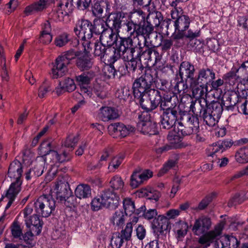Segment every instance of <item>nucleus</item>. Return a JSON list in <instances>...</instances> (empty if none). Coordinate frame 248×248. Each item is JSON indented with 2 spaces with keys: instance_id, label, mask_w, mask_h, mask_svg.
Masks as SVG:
<instances>
[{
  "instance_id": "nucleus-31",
  "label": "nucleus",
  "mask_w": 248,
  "mask_h": 248,
  "mask_svg": "<svg viewBox=\"0 0 248 248\" xmlns=\"http://www.w3.org/2000/svg\"><path fill=\"white\" fill-rule=\"evenodd\" d=\"M127 215L122 210H117L111 218V222L114 225L121 227L125 221Z\"/></svg>"
},
{
  "instance_id": "nucleus-2",
  "label": "nucleus",
  "mask_w": 248,
  "mask_h": 248,
  "mask_svg": "<svg viewBox=\"0 0 248 248\" xmlns=\"http://www.w3.org/2000/svg\"><path fill=\"white\" fill-rule=\"evenodd\" d=\"M212 226V221L209 217L202 216L197 219L193 225L192 231L196 235H201L199 243L209 246L219 236L222 231L223 224L219 223L216 225L214 230L208 232Z\"/></svg>"
},
{
  "instance_id": "nucleus-57",
  "label": "nucleus",
  "mask_w": 248,
  "mask_h": 248,
  "mask_svg": "<svg viewBox=\"0 0 248 248\" xmlns=\"http://www.w3.org/2000/svg\"><path fill=\"white\" fill-rule=\"evenodd\" d=\"M237 80H230L226 81V82L231 86L230 89L233 90L235 92L239 93L240 92L243 91L245 89L242 87L241 82L238 83Z\"/></svg>"
},
{
  "instance_id": "nucleus-34",
  "label": "nucleus",
  "mask_w": 248,
  "mask_h": 248,
  "mask_svg": "<svg viewBox=\"0 0 248 248\" xmlns=\"http://www.w3.org/2000/svg\"><path fill=\"white\" fill-rule=\"evenodd\" d=\"M187 229V224L183 221L176 222L174 225V231L176 232L178 238L184 237L186 234Z\"/></svg>"
},
{
  "instance_id": "nucleus-20",
  "label": "nucleus",
  "mask_w": 248,
  "mask_h": 248,
  "mask_svg": "<svg viewBox=\"0 0 248 248\" xmlns=\"http://www.w3.org/2000/svg\"><path fill=\"white\" fill-rule=\"evenodd\" d=\"M139 118L141 119L140 115H139ZM137 128L144 134L155 135L156 132L155 124L147 120H140L137 124Z\"/></svg>"
},
{
  "instance_id": "nucleus-19",
  "label": "nucleus",
  "mask_w": 248,
  "mask_h": 248,
  "mask_svg": "<svg viewBox=\"0 0 248 248\" xmlns=\"http://www.w3.org/2000/svg\"><path fill=\"white\" fill-rule=\"evenodd\" d=\"M99 116L104 122L113 120L119 117L117 109L109 107H101L99 109Z\"/></svg>"
},
{
  "instance_id": "nucleus-25",
  "label": "nucleus",
  "mask_w": 248,
  "mask_h": 248,
  "mask_svg": "<svg viewBox=\"0 0 248 248\" xmlns=\"http://www.w3.org/2000/svg\"><path fill=\"white\" fill-rule=\"evenodd\" d=\"M47 0H38L27 6L24 13L27 16L43 10L46 8Z\"/></svg>"
},
{
  "instance_id": "nucleus-55",
  "label": "nucleus",
  "mask_w": 248,
  "mask_h": 248,
  "mask_svg": "<svg viewBox=\"0 0 248 248\" xmlns=\"http://www.w3.org/2000/svg\"><path fill=\"white\" fill-rule=\"evenodd\" d=\"M51 145V143L48 140H44L41 143L39 148L40 155H42L41 156L44 157V156L47 155L52 150Z\"/></svg>"
},
{
  "instance_id": "nucleus-52",
  "label": "nucleus",
  "mask_w": 248,
  "mask_h": 248,
  "mask_svg": "<svg viewBox=\"0 0 248 248\" xmlns=\"http://www.w3.org/2000/svg\"><path fill=\"white\" fill-rule=\"evenodd\" d=\"M143 54L147 55L149 60L152 61L153 58H155V63L160 60V56L156 50L148 48L144 51Z\"/></svg>"
},
{
  "instance_id": "nucleus-28",
  "label": "nucleus",
  "mask_w": 248,
  "mask_h": 248,
  "mask_svg": "<svg viewBox=\"0 0 248 248\" xmlns=\"http://www.w3.org/2000/svg\"><path fill=\"white\" fill-rule=\"evenodd\" d=\"M137 36L142 35L145 38L149 37L154 30L153 25L148 22H144L142 25L137 24Z\"/></svg>"
},
{
  "instance_id": "nucleus-39",
  "label": "nucleus",
  "mask_w": 248,
  "mask_h": 248,
  "mask_svg": "<svg viewBox=\"0 0 248 248\" xmlns=\"http://www.w3.org/2000/svg\"><path fill=\"white\" fill-rule=\"evenodd\" d=\"M146 95H147V93L144 94L139 98L140 99V103L142 108L148 112L155 109V108L153 104H151L152 102L149 100V97Z\"/></svg>"
},
{
  "instance_id": "nucleus-40",
  "label": "nucleus",
  "mask_w": 248,
  "mask_h": 248,
  "mask_svg": "<svg viewBox=\"0 0 248 248\" xmlns=\"http://www.w3.org/2000/svg\"><path fill=\"white\" fill-rule=\"evenodd\" d=\"M223 111L222 107L218 102H215L211 105V108L208 109V114L215 118H219Z\"/></svg>"
},
{
  "instance_id": "nucleus-6",
  "label": "nucleus",
  "mask_w": 248,
  "mask_h": 248,
  "mask_svg": "<svg viewBox=\"0 0 248 248\" xmlns=\"http://www.w3.org/2000/svg\"><path fill=\"white\" fill-rule=\"evenodd\" d=\"M120 198L117 194L110 190L105 191L100 197L94 198L92 202V208L98 211L103 207L115 208L119 204Z\"/></svg>"
},
{
  "instance_id": "nucleus-43",
  "label": "nucleus",
  "mask_w": 248,
  "mask_h": 248,
  "mask_svg": "<svg viewBox=\"0 0 248 248\" xmlns=\"http://www.w3.org/2000/svg\"><path fill=\"white\" fill-rule=\"evenodd\" d=\"M103 74L107 79L113 78L117 75V72L112 64L105 66L103 70Z\"/></svg>"
},
{
  "instance_id": "nucleus-33",
  "label": "nucleus",
  "mask_w": 248,
  "mask_h": 248,
  "mask_svg": "<svg viewBox=\"0 0 248 248\" xmlns=\"http://www.w3.org/2000/svg\"><path fill=\"white\" fill-rule=\"evenodd\" d=\"M235 159L239 163L248 162V146H244L238 150L235 155Z\"/></svg>"
},
{
  "instance_id": "nucleus-37",
  "label": "nucleus",
  "mask_w": 248,
  "mask_h": 248,
  "mask_svg": "<svg viewBox=\"0 0 248 248\" xmlns=\"http://www.w3.org/2000/svg\"><path fill=\"white\" fill-rule=\"evenodd\" d=\"M10 229L12 235L14 238L22 239V228L19 222L15 220L11 224Z\"/></svg>"
},
{
  "instance_id": "nucleus-22",
  "label": "nucleus",
  "mask_w": 248,
  "mask_h": 248,
  "mask_svg": "<svg viewBox=\"0 0 248 248\" xmlns=\"http://www.w3.org/2000/svg\"><path fill=\"white\" fill-rule=\"evenodd\" d=\"M25 224L28 228L33 232L35 235H39L42 231V222L40 221L38 215H34L31 218L25 219Z\"/></svg>"
},
{
  "instance_id": "nucleus-44",
  "label": "nucleus",
  "mask_w": 248,
  "mask_h": 248,
  "mask_svg": "<svg viewBox=\"0 0 248 248\" xmlns=\"http://www.w3.org/2000/svg\"><path fill=\"white\" fill-rule=\"evenodd\" d=\"M123 207L124 209V213L127 216L131 215L135 211V204L131 199L126 198L124 200Z\"/></svg>"
},
{
  "instance_id": "nucleus-18",
  "label": "nucleus",
  "mask_w": 248,
  "mask_h": 248,
  "mask_svg": "<svg viewBox=\"0 0 248 248\" xmlns=\"http://www.w3.org/2000/svg\"><path fill=\"white\" fill-rule=\"evenodd\" d=\"M123 17L120 13H114L110 14L106 21L108 29H114L117 31V34L120 33Z\"/></svg>"
},
{
  "instance_id": "nucleus-16",
  "label": "nucleus",
  "mask_w": 248,
  "mask_h": 248,
  "mask_svg": "<svg viewBox=\"0 0 248 248\" xmlns=\"http://www.w3.org/2000/svg\"><path fill=\"white\" fill-rule=\"evenodd\" d=\"M68 186L66 183L60 181L58 182L51 190L50 197L56 198L61 202L65 201L68 195Z\"/></svg>"
},
{
  "instance_id": "nucleus-54",
  "label": "nucleus",
  "mask_w": 248,
  "mask_h": 248,
  "mask_svg": "<svg viewBox=\"0 0 248 248\" xmlns=\"http://www.w3.org/2000/svg\"><path fill=\"white\" fill-rule=\"evenodd\" d=\"M69 41V35L66 33H63L58 36L55 40L56 46L62 47L65 45Z\"/></svg>"
},
{
  "instance_id": "nucleus-4",
  "label": "nucleus",
  "mask_w": 248,
  "mask_h": 248,
  "mask_svg": "<svg viewBox=\"0 0 248 248\" xmlns=\"http://www.w3.org/2000/svg\"><path fill=\"white\" fill-rule=\"evenodd\" d=\"M216 74L214 71L208 68H202L200 69L198 75L195 77V84L192 90V95L194 97H200L203 96L208 92L207 84L204 83L215 79Z\"/></svg>"
},
{
  "instance_id": "nucleus-17",
  "label": "nucleus",
  "mask_w": 248,
  "mask_h": 248,
  "mask_svg": "<svg viewBox=\"0 0 248 248\" xmlns=\"http://www.w3.org/2000/svg\"><path fill=\"white\" fill-rule=\"evenodd\" d=\"M152 176V172L146 170L143 172L136 170L133 172L130 178V186L133 188L138 187L143 182Z\"/></svg>"
},
{
  "instance_id": "nucleus-36",
  "label": "nucleus",
  "mask_w": 248,
  "mask_h": 248,
  "mask_svg": "<svg viewBox=\"0 0 248 248\" xmlns=\"http://www.w3.org/2000/svg\"><path fill=\"white\" fill-rule=\"evenodd\" d=\"M108 5L107 1L103 0H95L92 7V12L95 16L101 15L105 6Z\"/></svg>"
},
{
  "instance_id": "nucleus-12",
  "label": "nucleus",
  "mask_w": 248,
  "mask_h": 248,
  "mask_svg": "<svg viewBox=\"0 0 248 248\" xmlns=\"http://www.w3.org/2000/svg\"><path fill=\"white\" fill-rule=\"evenodd\" d=\"M72 4L68 0H61L50 16L54 21H62L64 17L72 11Z\"/></svg>"
},
{
  "instance_id": "nucleus-48",
  "label": "nucleus",
  "mask_w": 248,
  "mask_h": 248,
  "mask_svg": "<svg viewBox=\"0 0 248 248\" xmlns=\"http://www.w3.org/2000/svg\"><path fill=\"white\" fill-rule=\"evenodd\" d=\"M60 85L63 86L65 90L68 92H71L76 88L74 80L71 78H67L60 81Z\"/></svg>"
},
{
  "instance_id": "nucleus-11",
  "label": "nucleus",
  "mask_w": 248,
  "mask_h": 248,
  "mask_svg": "<svg viewBox=\"0 0 248 248\" xmlns=\"http://www.w3.org/2000/svg\"><path fill=\"white\" fill-rule=\"evenodd\" d=\"M195 69L193 64L188 62H183L180 65L178 75L180 78L185 79L189 84V89L192 91L195 84Z\"/></svg>"
},
{
  "instance_id": "nucleus-53",
  "label": "nucleus",
  "mask_w": 248,
  "mask_h": 248,
  "mask_svg": "<svg viewBox=\"0 0 248 248\" xmlns=\"http://www.w3.org/2000/svg\"><path fill=\"white\" fill-rule=\"evenodd\" d=\"M124 239L120 233L113 234L110 243L112 247L113 248H120L124 243Z\"/></svg>"
},
{
  "instance_id": "nucleus-42",
  "label": "nucleus",
  "mask_w": 248,
  "mask_h": 248,
  "mask_svg": "<svg viewBox=\"0 0 248 248\" xmlns=\"http://www.w3.org/2000/svg\"><path fill=\"white\" fill-rule=\"evenodd\" d=\"M110 187L113 190L121 191L124 186V182L122 178L118 175L112 177L109 182Z\"/></svg>"
},
{
  "instance_id": "nucleus-21",
  "label": "nucleus",
  "mask_w": 248,
  "mask_h": 248,
  "mask_svg": "<svg viewBox=\"0 0 248 248\" xmlns=\"http://www.w3.org/2000/svg\"><path fill=\"white\" fill-rule=\"evenodd\" d=\"M89 53L84 50V52H80L78 55L76 64L82 70L89 69L92 66L93 62L88 54Z\"/></svg>"
},
{
  "instance_id": "nucleus-24",
  "label": "nucleus",
  "mask_w": 248,
  "mask_h": 248,
  "mask_svg": "<svg viewBox=\"0 0 248 248\" xmlns=\"http://www.w3.org/2000/svg\"><path fill=\"white\" fill-rule=\"evenodd\" d=\"M117 34L113 32L112 29H107L100 36V41L108 47L117 43Z\"/></svg>"
},
{
  "instance_id": "nucleus-61",
  "label": "nucleus",
  "mask_w": 248,
  "mask_h": 248,
  "mask_svg": "<svg viewBox=\"0 0 248 248\" xmlns=\"http://www.w3.org/2000/svg\"><path fill=\"white\" fill-rule=\"evenodd\" d=\"M50 85L48 82H45L40 87L38 91V96L40 98H43L46 96L47 93L50 91Z\"/></svg>"
},
{
  "instance_id": "nucleus-49",
  "label": "nucleus",
  "mask_w": 248,
  "mask_h": 248,
  "mask_svg": "<svg viewBox=\"0 0 248 248\" xmlns=\"http://www.w3.org/2000/svg\"><path fill=\"white\" fill-rule=\"evenodd\" d=\"M123 159L124 156L123 155H118L114 157L108 165V169L109 171H114L122 163Z\"/></svg>"
},
{
  "instance_id": "nucleus-29",
  "label": "nucleus",
  "mask_w": 248,
  "mask_h": 248,
  "mask_svg": "<svg viewBox=\"0 0 248 248\" xmlns=\"http://www.w3.org/2000/svg\"><path fill=\"white\" fill-rule=\"evenodd\" d=\"M190 20L187 16L182 15L174 22V27L178 31H185L189 27Z\"/></svg>"
},
{
  "instance_id": "nucleus-45",
  "label": "nucleus",
  "mask_w": 248,
  "mask_h": 248,
  "mask_svg": "<svg viewBox=\"0 0 248 248\" xmlns=\"http://www.w3.org/2000/svg\"><path fill=\"white\" fill-rule=\"evenodd\" d=\"M133 223L131 222H128L124 229H123L120 235L126 241L130 239L133 232Z\"/></svg>"
},
{
  "instance_id": "nucleus-1",
  "label": "nucleus",
  "mask_w": 248,
  "mask_h": 248,
  "mask_svg": "<svg viewBox=\"0 0 248 248\" xmlns=\"http://www.w3.org/2000/svg\"><path fill=\"white\" fill-rule=\"evenodd\" d=\"M92 23L89 20L81 19L77 22L74 31L78 38L83 41L82 45L84 50L90 52L93 46L94 55L101 58L105 57L106 60L107 52H112V48L108 47L101 41L95 40V37L92 35Z\"/></svg>"
},
{
  "instance_id": "nucleus-46",
  "label": "nucleus",
  "mask_w": 248,
  "mask_h": 248,
  "mask_svg": "<svg viewBox=\"0 0 248 248\" xmlns=\"http://www.w3.org/2000/svg\"><path fill=\"white\" fill-rule=\"evenodd\" d=\"M91 93H92V96L93 94L99 99H103L106 97V93L104 90V88L99 84H95L93 89L90 88Z\"/></svg>"
},
{
  "instance_id": "nucleus-62",
  "label": "nucleus",
  "mask_w": 248,
  "mask_h": 248,
  "mask_svg": "<svg viewBox=\"0 0 248 248\" xmlns=\"http://www.w3.org/2000/svg\"><path fill=\"white\" fill-rule=\"evenodd\" d=\"M237 69L241 77H243L244 78H248V61L242 63Z\"/></svg>"
},
{
  "instance_id": "nucleus-5",
  "label": "nucleus",
  "mask_w": 248,
  "mask_h": 248,
  "mask_svg": "<svg viewBox=\"0 0 248 248\" xmlns=\"http://www.w3.org/2000/svg\"><path fill=\"white\" fill-rule=\"evenodd\" d=\"M80 52L70 50L62 53L55 60L51 70V76L53 78L64 76L67 71V65L71 60L77 58Z\"/></svg>"
},
{
  "instance_id": "nucleus-3",
  "label": "nucleus",
  "mask_w": 248,
  "mask_h": 248,
  "mask_svg": "<svg viewBox=\"0 0 248 248\" xmlns=\"http://www.w3.org/2000/svg\"><path fill=\"white\" fill-rule=\"evenodd\" d=\"M22 166L20 162L15 159L11 163L8 170V176L16 181L11 183L8 190L4 196H2L1 200L7 202L5 209H8L15 201L16 197L21 191V186L22 183L21 177L22 173Z\"/></svg>"
},
{
  "instance_id": "nucleus-8",
  "label": "nucleus",
  "mask_w": 248,
  "mask_h": 248,
  "mask_svg": "<svg viewBox=\"0 0 248 248\" xmlns=\"http://www.w3.org/2000/svg\"><path fill=\"white\" fill-rule=\"evenodd\" d=\"M33 204L36 213L45 217L49 216L55 208V202L49 195L41 196Z\"/></svg>"
},
{
  "instance_id": "nucleus-9",
  "label": "nucleus",
  "mask_w": 248,
  "mask_h": 248,
  "mask_svg": "<svg viewBox=\"0 0 248 248\" xmlns=\"http://www.w3.org/2000/svg\"><path fill=\"white\" fill-rule=\"evenodd\" d=\"M153 77L149 73H146L137 79L133 84V91L135 97L140 98L142 95L152 90L151 86Z\"/></svg>"
},
{
  "instance_id": "nucleus-64",
  "label": "nucleus",
  "mask_w": 248,
  "mask_h": 248,
  "mask_svg": "<svg viewBox=\"0 0 248 248\" xmlns=\"http://www.w3.org/2000/svg\"><path fill=\"white\" fill-rule=\"evenodd\" d=\"M184 80L181 79V80L178 82L175 85V89L179 93H181L182 91L185 93H187L188 87L189 88V86L187 84V82L186 81L184 82Z\"/></svg>"
},
{
  "instance_id": "nucleus-60",
  "label": "nucleus",
  "mask_w": 248,
  "mask_h": 248,
  "mask_svg": "<svg viewBox=\"0 0 248 248\" xmlns=\"http://www.w3.org/2000/svg\"><path fill=\"white\" fill-rule=\"evenodd\" d=\"M160 108L163 111H167L169 109H177L175 106L173 107L171 102V98L168 99H164V100L160 101Z\"/></svg>"
},
{
  "instance_id": "nucleus-15",
  "label": "nucleus",
  "mask_w": 248,
  "mask_h": 248,
  "mask_svg": "<svg viewBox=\"0 0 248 248\" xmlns=\"http://www.w3.org/2000/svg\"><path fill=\"white\" fill-rule=\"evenodd\" d=\"M76 79L80 86L81 93L75 92L73 94V97L76 99H80L82 97L81 93H83L85 95L91 97L92 93L90 91V87L89 86L90 78L84 73L77 76Z\"/></svg>"
},
{
  "instance_id": "nucleus-13",
  "label": "nucleus",
  "mask_w": 248,
  "mask_h": 248,
  "mask_svg": "<svg viewBox=\"0 0 248 248\" xmlns=\"http://www.w3.org/2000/svg\"><path fill=\"white\" fill-rule=\"evenodd\" d=\"M177 109H169L167 111H163L161 116V125L162 128L170 129L174 126V130L176 131L175 124L178 117Z\"/></svg>"
},
{
  "instance_id": "nucleus-47",
  "label": "nucleus",
  "mask_w": 248,
  "mask_h": 248,
  "mask_svg": "<svg viewBox=\"0 0 248 248\" xmlns=\"http://www.w3.org/2000/svg\"><path fill=\"white\" fill-rule=\"evenodd\" d=\"M140 212H142V213L140 216H143L144 218L150 220L153 219L157 215V211L155 209H150L149 210H146L145 206H141L140 208Z\"/></svg>"
},
{
  "instance_id": "nucleus-23",
  "label": "nucleus",
  "mask_w": 248,
  "mask_h": 248,
  "mask_svg": "<svg viewBox=\"0 0 248 248\" xmlns=\"http://www.w3.org/2000/svg\"><path fill=\"white\" fill-rule=\"evenodd\" d=\"M238 244V241L235 237L228 235L221 237L220 240L215 244L217 246L216 248H237ZM203 248H206V247Z\"/></svg>"
},
{
  "instance_id": "nucleus-63",
  "label": "nucleus",
  "mask_w": 248,
  "mask_h": 248,
  "mask_svg": "<svg viewBox=\"0 0 248 248\" xmlns=\"http://www.w3.org/2000/svg\"><path fill=\"white\" fill-rule=\"evenodd\" d=\"M221 145L219 143V141L217 143H214L210 147L209 150L211 151L210 155L214 157L217 153H222L224 152V150L221 147Z\"/></svg>"
},
{
  "instance_id": "nucleus-38",
  "label": "nucleus",
  "mask_w": 248,
  "mask_h": 248,
  "mask_svg": "<svg viewBox=\"0 0 248 248\" xmlns=\"http://www.w3.org/2000/svg\"><path fill=\"white\" fill-rule=\"evenodd\" d=\"M244 225V227L242 230V234L244 238H248V222L247 223L243 221H234L231 223L230 227L233 230H238L242 229Z\"/></svg>"
},
{
  "instance_id": "nucleus-59",
  "label": "nucleus",
  "mask_w": 248,
  "mask_h": 248,
  "mask_svg": "<svg viewBox=\"0 0 248 248\" xmlns=\"http://www.w3.org/2000/svg\"><path fill=\"white\" fill-rule=\"evenodd\" d=\"M124 29L127 30L130 34L135 37V34L137 36V24L134 23L133 21H128L126 24L123 25Z\"/></svg>"
},
{
  "instance_id": "nucleus-10",
  "label": "nucleus",
  "mask_w": 248,
  "mask_h": 248,
  "mask_svg": "<svg viewBox=\"0 0 248 248\" xmlns=\"http://www.w3.org/2000/svg\"><path fill=\"white\" fill-rule=\"evenodd\" d=\"M186 123L184 125L182 122H178L175 124L176 131H174L177 135H174V139L181 135L185 136L190 135L197 131L198 123L194 116H188L186 118Z\"/></svg>"
},
{
  "instance_id": "nucleus-27",
  "label": "nucleus",
  "mask_w": 248,
  "mask_h": 248,
  "mask_svg": "<svg viewBox=\"0 0 248 248\" xmlns=\"http://www.w3.org/2000/svg\"><path fill=\"white\" fill-rule=\"evenodd\" d=\"M34 167L32 169L34 176H41L45 169V165L46 163V159L43 156L37 157L36 160L33 162Z\"/></svg>"
},
{
  "instance_id": "nucleus-32",
  "label": "nucleus",
  "mask_w": 248,
  "mask_h": 248,
  "mask_svg": "<svg viewBox=\"0 0 248 248\" xmlns=\"http://www.w3.org/2000/svg\"><path fill=\"white\" fill-rule=\"evenodd\" d=\"M92 35L93 36L94 33L95 35L102 34L105 31L107 30V22H105L103 20L99 19L94 21L93 25L92 24Z\"/></svg>"
},
{
  "instance_id": "nucleus-7",
  "label": "nucleus",
  "mask_w": 248,
  "mask_h": 248,
  "mask_svg": "<svg viewBox=\"0 0 248 248\" xmlns=\"http://www.w3.org/2000/svg\"><path fill=\"white\" fill-rule=\"evenodd\" d=\"M47 159H49V167L51 168L48 171L47 177L54 176L58 170L57 164L64 161H69L70 158V155L66 150H60L59 151L51 150L46 155Z\"/></svg>"
},
{
  "instance_id": "nucleus-35",
  "label": "nucleus",
  "mask_w": 248,
  "mask_h": 248,
  "mask_svg": "<svg viewBox=\"0 0 248 248\" xmlns=\"http://www.w3.org/2000/svg\"><path fill=\"white\" fill-rule=\"evenodd\" d=\"M146 93L147 94L146 96L149 97V100H150L152 102L151 104H153L155 108H156L161 100V96L160 92L157 90L153 89L152 90H149V92H147Z\"/></svg>"
},
{
  "instance_id": "nucleus-14",
  "label": "nucleus",
  "mask_w": 248,
  "mask_h": 248,
  "mask_svg": "<svg viewBox=\"0 0 248 248\" xmlns=\"http://www.w3.org/2000/svg\"><path fill=\"white\" fill-rule=\"evenodd\" d=\"M120 39L119 43H116V47L112 48L113 54L110 57L111 62H114L120 59V51L134 48L131 38L120 37Z\"/></svg>"
},
{
  "instance_id": "nucleus-30",
  "label": "nucleus",
  "mask_w": 248,
  "mask_h": 248,
  "mask_svg": "<svg viewBox=\"0 0 248 248\" xmlns=\"http://www.w3.org/2000/svg\"><path fill=\"white\" fill-rule=\"evenodd\" d=\"M169 225V220L167 217L164 215H159L157 217L156 221H154V227L158 230L161 232L166 231L168 229Z\"/></svg>"
},
{
  "instance_id": "nucleus-41",
  "label": "nucleus",
  "mask_w": 248,
  "mask_h": 248,
  "mask_svg": "<svg viewBox=\"0 0 248 248\" xmlns=\"http://www.w3.org/2000/svg\"><path fill=\"white\" fill-rule=\"evenodd\" d=\"M78 135H69L66 138L63 144L65 147L69 148L68 151H66L69 153L72 151L74 147L78 143Z\"/></svg>"
},
{
  "instance_id": "nucleus-26",
  "label": "nucleus",
  "mask_w": 248,
  "mask_h": 248,
  "mask_svg": "<svg viewBox=\"0 0 248 248\" xmlns=\"http://www.w3.org/2000/svg\"><path fill=\"white\" fill-rule=\"evenodd\" d=\"M75 194L79 199L88 198L91 195V187L87 185H79L75 189Z\"/></svg>"
},
{
  "instance_id": "nucleus-56",
  "label": "nucleus",
  "mask_w": 248,
  "mask_h": 248,
  "mask_svg": "<svg viewBox=\"0 0 248 248\" xmlns=\"http://www.w3.org/2000/svg\"><path fill=\"white\" fill-rule=\"evenodd\" d=\"M119 136L124 137L132 133L134 130V128L131 125H125L123 124H121L119 128Z\"/></svg>"
},
{
  "instance_id": "nucleus-58",
  "label": "nucleus",
  "mask_w": 248,
  "mask_h": 248,
  "mask_svg": "<svg viewBox=\"0 0 248 248\" xmlns=\"http://www.w3.org/2000/svg\"><path fill=\"white\" fill-rule=\"evenodd\" d=\"M72 4H76L78 8L80 10L87 9L91 2V0H72Z\"/></svg>"
},
{
  "instance_id": "nucleus-51",
  "label": "nucleus",
  "mask_w": 248,
  "mask_h": 248,
  "mask_svg": "<svg viewBox=\"0 0 248 248\" xmlns=\"http://www.w3.org/2000/svg\"><path fill=\"white\" fill-rule=\"evenodd\" d=\"M135 52V48L121 51L119 52L120 59L122 58L124 61H129L134 58V53Z\"/></svg>"
},
{
  "instance_id": "nucleus-50",
  "label": "nucleus",
  "mask_w": 248,
  "mask_h": 248,
  "mask_svg": "<svg viewBox=\"0 0 248 248\" xmlns=\"http://www.w3.org/2000/svg\"><path fill=\"white\" fill-rule=\"evenodd\" d=\"M237 73H239L237 68L233 66L230 71L223 75V78L225 81L232 79L238 80L240 77V75H237Z\"/></svg>"
}]
</instances>
